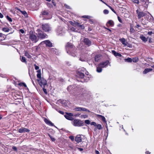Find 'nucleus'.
I'll return each mask as SVG.
<instances>
[{"mask_svg": "<svg viewBox=\"0 0 154 154\" xmlns=\"http://www.w3.org/2000/svg\"><path fill=\"white\" fill-rule=\"evenodd\" d=\"M82 17L84 18H87V19H89L90 18V16H82Z\"/></svg>", "mask_w": 154, "mask_h": 154, "instance_id": "obj_42", "label": "nucleus"}, {"mask_svg": "<svg viewBox=\"0 0 154 154\" xmlns=\"http://www.w3.org/2000/svg\"><path fill=\"white\" fill-rule=\"evenodd\" d=\"M118 20L120 23H122V20L119 17H118Z\"/></svg>", "mask_w": 154, "mask_h": 154, "instance_id": "obj_51", "label": "nucleus"}, {"mask_svg": "<svg viewBox=\"0 0 154 154\" xmlns=\"http://www.w3.org/2000/svg\"><path fill=\"white\" fill-rule=\"evenodd\" d=\"M20 58L21 60V61H22L23 62L25 63H26V58L24 57H22L20 56Z\"/></svg>", "mask_w": 154, "mask_h": 154, "instance_id": "obj_27", "label": "nucleus"}, {"mask_svg": "<svg viewBox=\"0 0 154 154\" xmlns=\"http://www.w3.org/2000/svg\"><path fill=\"white\" fill-rule=\"evenodd\" d=\"M71 86H69V87H68V88H67V89L69 91V89L71 88Z\"/></svg>", "mask_w": 154, "mask_h": 154, "instance_id": "obj_60", "label": "nucleus"}, {"mask_svg": "<svg viewBox=\"0 0 154 154\" xmlns=\"http://www.w3.org/2000/svg\"><path fill=\"white\" fill-rule=\"evenodd\" d=\"M37 76L38 78H39V79L42 78L41 77V70L39 69L37 71Z\"/></svg>", "mask_w": 154, "mask_h": 154, "instance_id": "obj_23", "label": "nucleus"}, {"mask_svg": "<svg viewBox=\"0 0 154 154\" xmlns=\"http://www.w3.org/2000/svg\"><path fill=\"white\" fill-rule=\"evenodd\" d=\"M96 128L99 130H101L103 129V127L102 126V125L100 124H97V125H96Z\"/></svg>", "mask_w": 154, "mask_h": 154, "instance_id": "obj_28", "label": "nucleus"}, {"mask_svg": "<svg viewBox=\"0 0 154 154\" xmlns=\"http://www.w3.org/2000/svg\"><path fill=\"white\" fill-rule=\"evenodd\" d=\"M42 15H48V13L47 11H44L42 12Z\"/></svg>", "mask_w": 154, "mask_h": 154, "instance_id": "obj_34", "label": "nucleus"}, {"mask_svg": "<svg viewBox=\"0 0 154 154\" xmlns=\"http://www.w3.org/2000/svg\"><path fill=\"white\" fill-rule=\"evenodd\" d=\"M49 136L50 137L52 141H54L55 140V139L54 138H52V137L50 135H49Z\"/></svg>", "mask_w": 154, "mask_h": 154, "instance_id": "obj_48", "label": "nucleus"}, {"mask_svg": "<svg viewBox=\"0 0 154 154\" xmlns=\"http://www.w3.org/2000/svg\"><path fill=\"white\" fill-rule=\"evenodd\" d=\"M83 42H84L85 44L89 46L91 45V41L88 38H85L83 40Z\"/></svg>", "mask_w": 154, "mask_h": 154, "instance_id": "obj_12", "label": "nucleus"}, {"mask_svg": "<svg viewBox=\"0 0 154 154\" xmlns=\"http://www.w3.org/2000/svg\"><path fill=\"white\" fill-rule=\"evenodd\" d=\"M91 125H94L95 126H96L97 125V124L95 122H92L91 123Z\"/></svg>", "mask_w": 154, "mask_h": 154, "instance_id": "obj_41", "label": "nucleus"}, {"mask_svg": "<svg viewBox=\"0 0 154 154\" xmlns=\"http://www.w3.org/2000/svg\"><path fill=\"white\" fill-rule=\"evenodd\" d=\"M25 55L29 58H31V56L26 52H25Z\"/></svg>", "mask_w": 154, "mask_h": 154, "instance_id": "obj_31", "label": "nucleus"}, {"mask_svg": "<svg viewBox=\"0 0 154 154\" xmlns=\"http://www.w3.org/2000/svg\"><path fill=\"white\" fill-rule=\"evenodd\" d=\"M13 149L14 150H15V151H16L17 150V148H16V147H15V146H13Z\"/></svg>", "mask_w": 154, "mask_h": 154, "instance_id": "obj_58", "label": "nucleus"}, {"mask_svg": "<svg viewBox=\"0 0 154 154\" xmlns=\"http://www.w3.org/2000/svg\"><path fill=\"white\" fill-rule=\"evenodd\" d=\"M3 17V15L1 13H0V18H2Z\"/></svg>", "mask_w": 154, "mask_h": 154, "instance_id": "obj_56", "label": "nucleus"}, {"mask_svg": "<svg viewBox=\"0 0 154 154\" xmlns=\"http://www.w3.org/2000/svg\"><path fill=\"white\" fill-rule=\"evenodd\" d=\"M108 7L109 8L112 10V11L114 13H116V12L113 9L111 6H109Z\"/></svg>", "mask_w": 154, "mask_h": 154, "instance_id": "obj_44", "label": "nucleus"}, {"mask_svg": "<svg viewBox=\"0 0 154 154\" xmlns=\"http://www.w3.org/2000/svg\"><path fill=\"white\" fill-rule=\"evenodd\" d=\"M107 23L109 24L111 26H113L114 25V23L113 21L111 20H109L107 22Z\"/></svg>", "mask_w": 154, "mask_h": 154, "instance_id": "obj_25", "label": "nucleus"}, {"mask_svg": "<svg viewBox=\"0 0 154 154\" xmlns=\"http://www.w3.org/2000/svg\"><path fill=\"white\" fill-rule=\"evenodd\" d=\"M79 26L82 29H84V26L82 25H79Z\"/></svg>", "mask_w": 154, "mask_h": 154, "instance_id": "obj_52", "label": "nucleus"}, {"mask_svg": "<svg viewBox=\"0 0 154 154\" xmlns=\"http://www.w3.org/2000/svg\"><path fill=\"white\" fill-rule=\"evenodd\" d=\"M18 131L20 133H25L26 132H29L30 130L27 128H22L18 130Z\"/></svg>", "mask_w": 154, "mask_h": 154, "instance_id": "obj_13", "label": "nucleus"}, {"mask_svg": "<svg viewBox=\"0 0 154 154\" xmlns=\"http://www.w3.org/2000/svg\"><path fill=\"white\" fill-rule=\"evenodd\" d=\"M6 36L3 35L0 38V41H3L5 39Z\"/></svg>", "mask_w": 154, "mask_h": 154, "instance_id": "obj_33", "label": "nucleus"}, {"mask_svg": "<svg viewBox=\"0 0 154 154\" xmlns=\"http://www.w3.org/2000/svg\"><path fill=\"white\" fill-rule=\"evenodd\" d=\"M100 119L104 122H106V119H105V118L103 116H102L101 117V118H100Z\"/></svg>", "mask_w": 154, "mask_h": 154, "instance_id": "obj_37", "label": "nucleus"}, {"mask_svg": "<svg viewBox=\"0 0 154 154\" xmlns=\"http://www.w3.org/2000/svg\"><path fill=\"white\" fill-rule=\"evenodd\" d=\"M73 116V114L72 113H66V114L64 115V117L67 119L70 120H72L74 119L72 117Z\"/></svg>", "mask_w": 154, "mask_h": 154, "instance_id": "obj_9", "label": "nucleus"}, {"mask_svg": "<svg viewBox=\"0 0 154 154\" xmlns=\"http://www.w3.org/2000/svg\"><path fill=\"white\" fill-rule=\"evenodd\" d=\"M18 85L20 86H23L26 88H27V86L24 83L21 82L18 84Z\"/></svg>", "mask_w": 154, "mask_h": 154, "instance_id": "obj_30", "label": "nucleus"}, {"mask_svg": "<svg viewBox=\"0 0 154 154\" xmlns=\"http://www.w3.org/2000/svg\"><path fill=\"white\" fill-rule=\"evenodd\" d=\"M112 53L116 57H121L122 56V55L116 52L115 51L112 50Z\"/></svg>", "mask_w": 154, "mask_h": 154, "instance_id": "obj_19", "label": "nucleus"}, {"mask_svg": "<svg viewBox=\"0 0 154 154\" xmlns=\"http://www.w3.org/2000/svg\"><path fill=\"white\" fill-rule=\"evenodd\" d=\"M72 122L73 125L76 126H81L83 124L82 121L79 119H75Z\"/></svg>", "mask_w": 154, "mask_h": 154, "instance_id": "obj_4", "label": "nucleus"}, {"mask_svg": "<svg viewBox=\"0 0 154 154\" xmlns=\"http://www.w3.org/2000/svg\"><path fill=\"white\" fill-rule=\"evenodd\" d=\"M96 116L97 117L100 119V118H101V117L102 116L98 114Z\"/></svg>", "mask_w": 154, "mask_h": 154, "instance_id": "obj_50", "label": "nucleus"}, {"mask_svg": "<svg viewBox=\"0 0 154 154\" xmlns=\"http://www.w3.org/2000/svg\"><path fill=\"white\" fill-rule=\"evenodd\" d=\"M69 138L72 140H74V137L72 136H71L69 137Z\"/></svg>", "mask_w": 154, "mask_h": 154, "instance_id": "obj_47", "label": "nucleus"}, {"mask_svg": "<svg viewBox=\"0 0 154 154\" xmlns=\"http://www.w3.org/2000/svg\"><path fill=\"white\" fill-rule=\"evenodd\" d=\"M20 32L22 34H23L24 33V31L22 29H20L19 30Z\"/></svg>", "mask_w": 154, "mask_h": 154, "instance_id": "obj_49", "label": "nucleus"}, {"mask_svg": "<svg viewBox=\"0 0 154 154\" xmlns=\"http://www.w3.org/2000/svg\"><path fill=\"white\" fill-rule=\"evenodd\" d=\"M2 30L3 31L7 32H9V29L8 28L5 27L2 28Z\"/></svg>", "mask_w": 154, "mask_h": 154, "instance_id": "obj_26", "label": "nucleus"}, {"mask_svg": "<svg viewBox=\"0 0 154 154\" xmlns=\"http://www.w3.org/2000/svg\"><path fill=\"white\" fill-rule=\"evenodd\" d=\"M66 29L63 28L59 27L57 30V34L59 35H61L65 33Z\"/></svg>", "mask_w": 154, "mask_h": 154, "instance_id": "obj_8", "label": "nucleus"}, {"mask_svg": "<svg viewBox=\"0 0 154 154\" xmlns=\"http://www.w3.org/2000/svg\"><path fill=\"white\" fill-rule=\"evenodd\" d=\"M152 69L147 68L146 69H145L143 71V74H145L149 72L152 71Z\"/></svg>", "mask_w": 154, "mask_h": 154, "instance_id": "obj_21", "label": "nucleus"}, {"mask_svg": "<svg viewBox=\"0 0 154 154\" xmlns=\"http://www.w3.org/2000/svg\"><path fill=\"white\" fill-rule=\"evenodd\" d=\"M12 27L13 29H15L16 28V26L12 25L11 26V27H10V28H11V29H12Z\"/></svg>", "mask_w": 154, "mask_h": 154, "instance_id": "obj_57", "label": "nucleus"}, {"mask_svg": "<svg viewBox=\"0 0 154 154\" xmlns=\"http://www.w3.org/2000/svg\"><path fill=\"white\" fill-rule=\"evenodd\" d=\"M42 29L45 32H48L51 30V28L48 23L42 24Z\"/></svg>", "mask_w": 154, "mask_h": 154, "instance_id": "obj_5", "label": "nucleus"}, {"mask_svg": "<svg viewBox=\"0 0 154 154\" xmlns=\"http://www.w3.org/2000/svg\"><path fill=\"white\" fill-rule=\"evenodd\" d=\"M44 121L47 124L51 126H54V124L50 121L46 119H44Z\"/></svg>", "mask_w": 154, "mask_h": 154, "instance_id": "obj_18", "label": "nucleus"}, {"mask_svg": "<svg viewBox=\"0 0 154 154\" xmlns=\"http://www.w3.org/2000/svg\"><path fill=\"white\" fill-rule=\"evenodd\" d=\"M95 153L96 154H99V152L97 150L95 151Z\"/></svg>", "mask_w": 154, "mask_h": 154, "instance_id": "obj_59", "label": "nucleus"}, {"mask_svg": "<svg viewBox=\"0 0 154 154\" xmlns=\"http://www.w3.org/2000/svg\"><path fill=\"white\" fill-rule=\"evenodd\" d=\"M85 122L86 124H89L90 123V121L89 120H85Z\"/></svg>", "mask_w": 154, "mask_h": 154, "instance_id": "obj_38", "label": "nucleus"}, {"mask_svg": "<svg viewBox=\"0 0 154 154\" xmlns=\"http://www.w3.org/2000/svg\"><path fill=\"white\" fill-rule=\"evenodd\" d=\"M136 12L138 19H140L141 17L145 16L146 14L144 12L140 11L139 9L136 11Z\"/></svg>", "mask_w": 154, "mask_h": 154, "instance_id": "obj_7", "label": "nucleus"}, {"mask_svg": "<svg viewBox=\"0 0 154 154\" xmlns=\"http://www.w3.org/2000/svg\"><path fill=\"white\" fill-rule=\"evenodd\" d=\"M75 110L76 111H86L88 112H90V111L88 110V109L83 107H77L75 108Z\"/></svg>", "mask_w": 154, "mask_h": 154, "instance_id": "obj_10", "label": "nucleus"}, {"mask_svg": "<svg viewBox=\"0 0 154 154\" xmlns=\"http://www.w3.org/2000/svg\"><path fill=\"white\" fill-rule=\"evenodd\" d=\"M20 12L22 13L25 17H28V15L26 11H20Z\"/></svg>", "mask_w": 154, "mask_h": 154, "instance_id": "obj_29", "label": "nucleus"}, {"mask_svg": "<svg viewBox=\"0 0 154 154\" xmlns=\"http://www.w3.org/2000/svg\"><path fill=\"white\" fill-rule=\"evenodd\" d=\"M38 81L41 86H42V85H45L47 84L46 80L42 78L39 79Z\"/></svg>", "mask_w": 154, "mask_h": 154, "instance_id": "obj_11", "label": "nucleus"}, {"mask_svg": "<svg viewBox=\"0 0 154 154\" xmlns=\"http://www.w3.org/2000/svg\"><path fill=\"white\" fill-rule=\"evenodd\" d=\"M101 55L100 54H98L96 55L94 58V60L95 61L98 62L99 60L100 59Z\"/></svg>", "mask_w": 154, "mask_h": 154, "instance_id": "obj_20", "label": "nucleus"}, {"mask_svg": "<svg viewBox=\"0 0 154 154\" xmlns=\"http://www.w3.org/2000/svg\"><path fill=\"white\" fill-rule=\"evenodd\" d=\"M152 33V32L150 31L148 32V34L149 35H151Z\"/></svg>", "mask_w": 154, "mask_h": 154, "instance_id": "obj_55", "label": "nucleus"}, {"mask_svg": "<svg viewBox=\"0 0 154 154\" xmlns=\"http://www.w3.org/2000/svg\"><path fill=\"white\" fill-rule=\"evenodd\" d=\"M42 42L44 43L47 46L50 47L52 46V43L48 40L45 41L43 42Z\"/></svg>", "mask_w": 154, "mask_h": 154, "instance_id": "obj_16", "label": "nucleus"}, {"mask_svg": "<svg viewBox=\"0 0 154 154\" xmlns=\"http://www.w3.org/2000/svg\"><path fill=\"white\" fill-rule=\"evenodd\" d=\"M66 49L67 53L74 57L76 56V52L75 51H74V50H75V47H74L72 44L68 43L66 45Z\"/></svg>", "mask_w": 154, "mask_h": 154, "instance_id": "obj_1", "label": "nucleus"}, {"mask_svg": "<svg viewBox=\"0 0 154 154\" xmlns=\"http://www.w3.org/2000/svg\"><path fill=\"white\" fill-rule=\"evenodd\" d=\"M79 24L77 22H74V26H79Z\"/></svg>", "mask_w": 154, "mask_h": 154, "instance_id": "obj_43", "label": "nucleus"}, {"mask_svg": "<svg viewBox=\"0 0 154 154\" xmlns=\"http://www.w3.org/2000/svg\"><path fill=\"white\" fill-rule=\"evenodd\" d=\"M70 23L73 26H74V22H73L72 21H70Z\"/></svg>", "mask_w": 154, "mask_h": 154, "instance_id": "obj_54", "label": "nucleus"}, {"mask_svg": "<svg viewBox=\"0 0 154 154\" xmlns=\"http://www.w3.org/2000/svg\"><path fill=\"white\" fill-rule=\"evenodd\" d=\"M7 19H8V20L9 21H10V17H9V16H7Z\"/></svg>", "mask_w": 154, "mask_h": 154, "instance_id": "obj_62", "label": "nucleus"}, {"mask_svg": "<svg viewBox=\"0 0 154 154\" xmlns=\"http://www.w3.org/2000/svg\"><path fill=\"white\" fill-rule=\"evenodd\" d=\"M65 6L67 8H69V6H68L67 5H65Z\"/></svg>", "mask_w": 154, "mask_h": 154, "instance_id": "obj_64", "label": "nucleus"}, {"mask_svg": "<svg viewBox=\"0 0 154 154\" xmlns=\"http://www.w3.org/2000/svg\"><path fill=\"white\" fill-rule=\"evenodd\" d=\"M39 31L38 34V38L41 39H43L47 38L48 36L46 34L44 33L39 29H38Z\"/></svg>", "mask_w": 154, "mask_h": 154, "instance_id": "obj_6", "label": "nucleus"}, {"mask_svg": "<svg viewBox=\"0 0 154 154\" xmlns=\"http://www.w3.org/2000/svg\"><path fill=\"white\" fill-rule=\"evenodd\" d=\"M103 13L105 14H107L109 13V11L108 10L105 9L103 11Z\"/></svg>", "mask_w": 154, "mask_h": 154, "instance_id": "obj_40", "label": "nucleus"}, {"mask_svg": "<svg viewBox=\"0 0 154 154\" xmlns=\"http://www.w3.org/2000/svg\"><path fill=\"white\" fill-rule=\"evenodd\" d=\"M59 112L61 114H64V112L63 111H59Z\"/></svg>", "mask_w": 154, "mask_h": 154, "instance_id": "obj_63", "label": "nucleus"}, {"mask_svg": "<svg viewBox=\"0 0 154 154\" xmlns=\"http://www.w3.org/2000/svg\"><path fill=\"white\" fill-rule=\"evenodd\" d=\"M125 61L128 62H131L132 61V59L131 58H128L127 59H125Z\"/></svg>", "mask_w": 154, "mask_h": 154, "instance_id": "obj_32", "label": "nucleus"}, {"mask_svg": "<svg viewBox=\"0 0 154 154\" xmlns=\"http://www.w3.org/2000/svg\"><path fill=\"white\" fill-rule=\"evenodd\" d=\"M140 38L144 42H146L147 41V38H146L143 35H141L140 37Z\"/></svg>", "mask_w": 154, "mask_h": 154, "instance_id": "obj_24", "label": "nucleus"}, {"mask_svg": "<svg viewBox=\"0 0 154 154\" xmlns=\"http://www.w3.org/2000/svg\"><path fill=\"white\" fill-rule=\"evenodd\" d=\"M75 141L78 143H79L82 141V138L80 135H77L75 137Z\"/></svg>", "mask_w": 154, "mask_h": 154, "instance_id": "obj_15", "label": "nucleus"}, {"mask_svg": "<svg viewBox=\"0 0 154 154\" xmlns=\"http://www.w3.org/2000/svg\"><path fill=\"white\" fill-rule=\"evenodd\" d=\"M109 61L106 60L105 62L100 63L99 66H101L103 68L106 67L109 64Z\"/></svg>", "mask_w": 154, "mask_h": 154, "instance_id": "obj_14", "label": "nucleus"}, {"mask_svg": "<svg viewBox=\"0 0 154 154\" xmlns=\"http://www.w3.org/2000/svg\"><path fill=\"white\" fill-rule=\"evenodd\" d=\"M82 72H77V76L81 78H83L84 76V74L85 73L86 74L88 75V72H86L85 69L83 68L82 70Z\"/></svg>", "mask_w": 154, "mask_h": 154, "instance_id": "obj_3", "label": "nucleus"}, {"mask_svg": "<svg viewBox=\"0 0 154 154\" xmlns=\"http://www.w3.org/2000/svg\"><path fill=\"white\" fill-rule=\"evenodd\" d=\"M119 41L123 45H124V46H125L127 45L128 42L125 38H122L119 39Z\"/></svg>", "mask_w": 154, "mask_h": 154, "instance_id": "obj_17", "label": "nucleus"}, {"mask_svg": "<svg viewBox=\"0 0 154 154\" xmlns=\"http://www.w3.org/2000/svg\"><path fill=\"white\" fill-rule=\"evenodd\" d=\"M130 32H133L134 31V28H131L130 29Z\"/></svg>", "mask_w": 154, "mask_h": 154, "instance_id": "obj_46", "label": "nucleus"}, {"mask_svg": "<svg viewBox=\"0 0 154 154\" xmlns=\"http://www.w3.org/2000/svg\"><path fill=\"white\" fill-rule=\"evenodd\" d=\"M34 66H35V69L36 70H38L39 69V67L38 66H36L35 64L34 65Z\"/></svg>", "mask_w": 154, "mask_h": 154, "instance_id": "obj_45", "label": "nucleus"}, {"mask_svg": "<svg viewBox=\"0 0 154 154\" xmlns=\"http://www.w3.org/2000/svg\"><path fill=\"white\" fill-rule=\"evenodd\" d=\"M131 1L135 3L138 4L139 3V1L138 0H131Z\"/></svg>", "mask_w": 154, "mask_h": 154, "instance_id": "obj_39", "label": "nucleus"}, {"mask_svg": "<svg viewBox=\"0 0 154 154\" xmlns=\"http://www.w3.org/2000/svg\"><path fill=\"white\" fill-rule=\"evenodd\" d=\"M29 38L32 42L35 43L38 41V38L37 36L31 31L29 34Z\"/></svg>", "mask_w": 154, "mask_h": 154, "instance_id": "obj_2", "label": "nucleus"}, {"mask_svg": "<svg viewBox=\"0 0 154 154\" xmlns=\"http://www.w3.org/2000/svg\"><path fill=\"white\" fill-rule=\"evenodd\" d=\"M132 61L134 62L135 63H136L137 62L138 60V59L137 58H133L132 59Z\"/></svg>", "mask_w": 154, "mask_h": 154, "instance_id": "obj_35", "label": "nucleus"}, {"mask_svg": "<svg viewBox=\"0 0 154 154\" xmlns=\"http://www.w3.org/2000/svg\"><path fill=\"white\" fill-rule=\"evenodd\" d=\"M71 30L73 31H75V29L73 27L71 28Z\"/></svg>", "mask_w": 154, "mask_h": 154, "instance_id": "obj_61", "label": "nucleus"}, {"mask_svg": "<svg viewBox=\"0 0 154 154\" xmlns=\"http://www.w3.org/2000/svg\"><path fill=\"white\" fill-rule=\"evenodd\" d=\"M88 117V116L86 115H81L80 117L82 118L85 119Z\"/></svg>", "mask_w": 154, "mask_h": 154, "instance_id": "obj_36", "label": "nucleus"}, {"mask_svg": "<svg viewBox=\"0 0 154 154\" xmlns=\"http://www.w3.org/2000/svg\"><path fill=\"white\" fill-rule=\"evenodd\" d=\"M43 91L46 94H47V90H46V89L44 88H43Z\"/></svg>", "mask_w": 154, "mask_h": 154, "instance_id": "obj_53", "label": "nucleus"}, {"mask_svg": "<svg viewBox=\"0 0 154 154\" xmlns=\"http://www.w3.org/2000/svg\"><path fill=\"white\" fill-rule=\"evenodd\" d=\"M102 68L101 66H99V64L98 65V66L97 67V71L98 72H100L102 71Z\"/></svg>", "mask_w": 154, "mask_h": 154, "instance_id": "obj_22", "label": "nucleus"}]
</instances>
